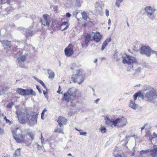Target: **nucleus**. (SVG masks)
I'll return each mask as SVG.
<instances>
[{
  "label": "nucleus",
  "mask_w": 157,
  "mask_h": 157,
  "mask_svg": "<svg viewBox=\"0 0 157 157\" xmlns=\"http://www.w3.org/2000/svg\"><path fill=\"white\" fill-rule=\"evenodd\" d=\"M16 114L20 123L25 124L28 123L30 126H32L36 124L37 114L35 112H31L30 114L25 113L22 109H18Z\"/></svg>",
  "instance_id": "obj_1"
},
{
  "label": "nucleus",
  "mask_w": 157,
  "mask_h": 157,
  "mask_svg": "<svg viewBox=\"0 0 157 157\" xmlns=\"http://www.w3.org/2000/svg\"><path fill=\"white\" fill-rule=\"evenodd\" d=\"M139 96L146 101H150L152 99L157 98V92L154 89L149 91L147 92L144 96L140 92H137L133 95L134 101L136 100L137 97Z\"/></svg>",
  "instance_id": "obj_2"
},
{
  "label": "nucleus",
  "mask_w": 157,
  "mask_h": 157,
  "mask_svg": "<svg viewBox=\"0 0 157 157\" xmlns=\"http://www.w3.org/2000/svg\"><path fill=\"white\" fill-rule=\"evenodd\" d=\"M122 58V63L124 64L126 63L128 65L129 68V70L133 67L134 64L137 63L136 59L133 57L126 55Z\"/></svg>",
  "instance_id": "obj_3"
},
{
  "label": "nucleus",
  "mask_w": 157,
  "mask_h": 157,
  "mask_svg": "<svg viewBox=\"0 0 157 157\" xmlns=\"http://www.w3.org/2000/svg\"><path fill=\"white\" fill-rule=\"evenodd\" d=\"M21 130L18 127L16 128L15 129L12 131L13 136L16 142L18 143H21L24 140L25 136L21 134H18Z\"/></svg>",
  "instance_id": "obj_4"
},
{
  "label": "nucleus",
  "mask_w": 157,
  "mask_h": 157,
  "mask_svg": "<svg viewBox=\"0 0 157 157\" xmlns=\"http://www.w3.org/2000/svg\"><path fill=\"white\" fill-rule=\"evenodd\" d=\"M76 72V75H72L71 78L73 79L75 82H77L78 84H80L83 81L84 78L79 70H77Z\"/></svg>",
  "instance_id": "obj_5"
},
{
  "label": "nucleus",
  "mask_w": 157,
  "mask_h": 157,
  "mask_svg": "<svg viewBox=\"0 0 157 157\" xmlns=\"http://www.w3.org/2000/svg\"><path fill=\"white\" fill-rule=\"evenodd\" d=\"M17 55L18 56L17 60L18 63L21 67H24V64L23 62L26 59V56L23 55L20 56L22 53V50L21 49H17Z\"/></svg>",
  "instance_id": "obj_6"
},
{
  "label": "nucleus",
  "mask_w": 157,
  "mask_h": 157,
  "mask_svg": "<svg viewBox=\"0 0 157 157\" xmlns=\"http://www.w3.org/2000/svg\"><path fill=\"white\" fill-rule=\"evenodd\" d=\"M144 10L148 17L151 20L154 19L155 17L153 14L155 10V9L151 6H147L144 8Z\"/></svg>",
  "instance_id": "obj_7"
},
{
  "label": "nucleus",
  "mask_w": 157,
  "mask_h": 157,
  "mask_svg": "<svg viewBox=\"0 0 157 157\" xmlns=\"http://www.w3.org/2000/svg\"><path fill=\"white\" fill-rule=\"evenodd\" d=\"M103 3L101 1H98L95 4L94 10L96 12L99 14L101 15L102 13Z\"/></svg>",
  "instance_id": "obj_8"
},
{
  "label": "nucleus",
  "mask_w": 157,
  "mask_h": 157,
  "mask_svg": "<svg viewBox=\"0 0 157 157\" xmlns=\"http://www.w3.org/2000/svg\"><path fill=\"white\" fill-rule=\"evenodd\" d=\"M74 45L72 44H69L65 49V55L68 57L71 56L74 53Z\"/></svg>",
  "instance_id": "obj_9"
},
{
  "label": "nucleus",
  "mask_w": 157,
  "mask_h": 157,
  "mask_svg": "<svg viewBox=\"0 0 157 157\" xmlns=\"http://www.w3.org/2000/svg\"><path fill=\"white\" fill-rule=\"evenodd\" d=\"M41 21L42 25L49 27V25L51 22V18L48 15L44 14L43 15L42 19L41 20Z\"/></svg>",
  "instance_id": "obj_10"
},
{
  "label": "nucleus",
  "mask_w": 157,
  "mask_h": 157,
  "mask_svg": "<svg viewBox=\"0 0 157 157\" xmlns=\"http://www.w3.org/2000/svg\"><path fill=\"white\" fill-rule=\"evenodd\" d=\"M151 50L150 48L148 46L146 47L145 46L141 47L140 49V52L142 54H145L146 56L149 57L151 54Z\"/></svg>",
  "instance_id": "obj_11"
},
{
  "label": "nucleus",
  "mask_w": 157,
  "mask_h": 157,
  "mask_svg": "<svg viewBox=\"0 0 157 157\" xmlns=\"http://www.w3.org/2000/svg\"><path fill=\"white\" fill-rule=\"evenodd\" d=\"M57 122L60 127H62L63 125L65 124L67 122V120L62 116H59L58 118Z\"/></svg>",
  "instance_id": "obj_12"
},
{
  "label": "nucleus",
  "mask_w": 157,
  "mask_h": 157,
  "mask_svg": "<svg viewBox=\"0 0 157 157\" xmlns=\"http://www.w3.org/2000/svg\"><path fill=\"white\" fill-rule=\"evenodd\" d=\"M78 90L74 87L70 88L67 91L68 93L72 96L75 97Z\"/></svg>",
  "instance_id": "obj_13"
},
{
  "label": "nucleus",
  "mask_w": 157,
  "mask_h": 157,
  "mask_svg": "<svg viewBox=\"0 0 157 157\" xmlns=\"http://www.w3.org/2000/svg\"><path fill=\"white\" fill-rule=\"evenodd\" d=\"M127 124V120L126 118L121 117L119 118V127H123Z\"/></svg>",
  "instance_id": "obj_14"
},
{
  "label": "nucleus",
  "mask_w": 157,
  "mask_h": 157,
  "mask_svg": "<svg viewBox=\"0 0 157 157\" xmlns=\"http://www.w3.org/2000/svg\"><path fill=\"white\" fill-rule=\"evenodd\" d=\"M101 36L99 32L96 33L93 37L94 40L97 43L99 42L101 39Z\"/></svg>",
  "instance_id": "obj_15"
},
{
  "label": "nucleus",
  "mask_w": 157,
  "mask_h": 157,
  "mask_svg": "<svg viewBox=\"0 0 157 157\" xmlns=\"http://www.w3.org/2000/svg\"><path fill=\"white\" fill-rule=\"evenodd\" d=\"M91 36L90 34H87L84 35L85 42L86 47L88 46L89 42L91 40Z\"/></svg>",
  "instance_id": "obj_16"
},
{
  "label": "nucleus",
  "mask_w": 157,
  "mask_h": 157,
  "mask_svg": "<svg viewBox=\"0 0 157 157\" xmlns=\"http://www.w3.org/2000/svg\"><path fill=\"white\" fill-rule=\"evenodd\" d=\"M69 25V24L67 21L63 22L61 25V29L62 31L66 30L68 28Z\"/></svg>",
  "instance_id": "obj_17"
},
{
  "label": "nucleus",
  "mask_w": 157,
  "mask_h": 157,
  "mask_svg": "<svg viewBox=\"0 0 157 157\" xmlns=\"http://www.w3.org/2000/svg\"><path fill=\"white\" fill-rule=\"evenodd\" d=\"M150 155L152 157H157V147H155L149 151Z\"/></svg>",
  "instance_id": "obj_18"
},
{
  "label": "nucleus",
  "mask_w": 157,
  "mask_h": 157,
  "mask_svg": "<svg viewBox=\"0 0 157 157\" xmlns=\"http://www.w3.org/2000/svg\"><path fill=\"white\" fill-rule=\"evenodd\" d=\"M129 106L134 109H136L138 107V105L136 104L134 101L132 100H130Z\"/></svg>",
  "instance_id": "obj_19"
},
{
  "label": "nucleus",
  "mask_w": 157,
  "mask_h": 157,
  "mask_svg": "<svg viewBox=\"0 0 157 157\" xmlns=\"http://www.w3.org/2000/svg\"><path fill=\"white\" fill-rule=\"evenodd\" d=\"M111 40V39L110 38H108L103 42L101 48V51H103L105 49V48Z\"/></svg>",
  "instance_id": "obj_20"
},
{
  "label": "nucleus",
  "mask_w": 157,
  "mask_h": 157,
  "mask_svg": "<svg viewBox=\"0 0 157 157\" xmlns=\"http://www.w3.org/2000/svg\"><path fill=\"white\" fill-rule=\"evenodd\" d=\"M149 150H142L140 151L139 157H146L148 155Z\"/></svg>",
  "instance_id": "obj_21"
},
{
  "label": "nucleus",
  "mask_w": 157,
  "mask_h": 157,
  "mask_svg": "<svg viewBox=\"0 0 157 157\" xmlns=\"http://www.w3.org/2000/svg\"><path fill=\"white\" fill-rule=\"evenodd\" d=\"M0 42L3 45V46L10 47L11 45V41H8L7 40H0Z\"/></svg>",
  "instance_id": "obj_22"
},
{
  "label": "nucleus",
  "mask_w": 157,
  "mask_h": 157,
  "mask_svg": "<svg viewBox=\"0 0 157 157\" xmlns=\"http://www.w3.org/2000/svg\"><path fill=\"white\" fill-rule=\"evenodd\" d=\"M71 96L67 92L64 94L63 98L67 101H69L71 100Z\"/></svg>",
  "instance_id": "obj_23"
},
{
  "label": "nucleus",
  "mask_w": 157,
  "mask_h": 157,
  "mask_svg": "<svg viewBox=\"0 0 157 157\" xmlns=\"http://www.w3.org/2000/svg\"><path fill=\"white\" fill-rule=\"evenodd\" d=\"M25 31L26 32L25 36L26 37L31 36L33 35V31L31 29L29 28L25 29Z\"/></svg>",
  "instance_id": "obj_24"
},
{
  "label": "nucleus",
  "mask_w": 157,
  "mask_h": 157,
  "mask_svg": "<svg viewBox=\"0 0 157 157\" xmlns=\"http://www.w3.org/2000/svg\"><path fill=\"white\" fill-rule=\"evenodd\" d=\"M36 93L33 91V90H25V95H32L35 96L36 95Z\"/></svg>",
  "instance_id": "obj_25"
},
{
  "label": "nucleus",
  "mask_w": 157,
  "mask_h": 157,
  "mask_svg": "<svg viewBox=\"0 0 157 157\" xmlns=\"http://www.w3.org/2000/svg\"><path fill=\"white\" fill-rule=\"evenodd\" d=\"M48 74L49 75L48 78H54L55 76V74L54 72L51 70H48Z\"/></svg>",
  "instance_id": "obj_26"
},
{
  "label": "nucleus",
  "mask_w": 157,
  "mask_h": 157,
  "mask_svg": "<svg viewBox=\"0 0 157 157\" xmlns=\"http://www.w3.org/2000/svg\"><path fill=\"white\" fill-rule=\"evenodd\" d=\"M117 124L118 127H119V118H118L116 119L115 121H112V126H116Z\"/></svg>",
  "instance_id": "obj_27"
},
{
  "label": "nucleus",
  "mask_w": 157,
  "mask_h": 157,
  "mask_svg": "<svg viewBox=\"0 0 157 157\" xmlns=\"http://www.w3.org/2000/svg\"><path fill=\"white\" fill-rule=\"evenodd\" d=\"M17 92L20 94L22 95H25V90L18 88L17 90Z\"/></svg>",
  "instance_id": "obj_28"
},
{
  "label": "nucleus",
  "mask_w": 157,
  "mask_h": 157,
  "mask_svg": "<svg viewBox=\"0 0 157 157\" xmlns=\"http://www.w3.org/2000/svg\"><path fill=\"white\" fill-rule=\"evenodd\" d=\"M21 149L19 148L17 149L15 151L13 154V157H17L20 155Z\"/></svg>",
  "instance_id": "obj_29"
},
{
  "label": "nucleus",
  "mask_w": 157,
  "mask_h": 157,
  "mask_svg": "<svg viewBox=\"0 0 157 157\" xmlns=\"http://www.w3.org/2000/svg\"><path fill=\"white\" fill-rule=\"evenodd\" d=\"M82 18L84 20L86 21L87 19L88 18V16L87 15V13L85 11H83L81 13Z\"/></svg>",
  "instance_id": "obj_30"
},
{
  "label": "nucleus",
  "mask_w": 157,
  "mask_h": 157,
  "mask_svg": "<svg viewBox=\"0 0 157 157\" xmlns=\"http://www.w3.org/2000/svg\"><path fill=\"white\" fill-rule=\"evenodd\" d=\"M105 120L106 121V123L109 126H112V121L109 118L106 117L105 118Z\"/></svg>",
  "instance_id": "obj_31"
},
{
  "label": "nucleus",
  "mask_w": 157,
  "mask_h": 157,
  "mask_svg": "<svg viewBox=\"0 0 157 157\" xmlns=\"http://www.w3.org/2000/svg\"><path fill=\"white\" fill-rule=\"evenodd\" d=\"M27 135L30 137L32 140H33L34 139V134L33 132H29L27 133Z\"/></svg>",
  "instance_id": "obj_32"
},
{
  "label": "nucleus",
  "mask_w": 157,
  "mask_h": 157,
  "mask_svg": "<svg viewBox=\"0 0 157 157\" xmlns=\"http://www.w3.org/2000/svg\"><path fill=\"white\" fill-rule=\"evenodd\" d=\"M123 1V0H116L115 3L116 5L118 7L120 6V3Z\"/></svg>",
  "instance_id": "obj_33"
},
{
  "label": "nucleus",
  "mask_w": 157,
  "mask_h": 157,
  "mask_svg": "<svg viewBox=\"0 0 157 157\" xmlns=\"http://www.w3.org/2000/svg\"><path fill=\"white\" fill-rule=\"evenodd\" d=\"M54 132H55L63 133V130L61 128H56L54 130Z\"/></svg>",
  "instance_id": "obj_34"
},
{
  "label": "nucleus",
  "mask_w": 157,
  "mask_h": 157,
  "mask_svg": "<svg viewBox=\"0 0 157 157\" xmlns=\"http://www.w3.org/2000/svg\"><path fill=\"white\" fill-rule=\"evenodd\" d=\"M106 128L104 126H101L100 129L101 132L102 133H105L106 132Z\"/></svg>",
  "instance_id": "obj_35"
},
{
  "label": "nucleus",
  "mask_w": 157,
  "mask_h": 157,
  "mask_svg": "<svg viewBox=\"0 0 157 157\" xmlns=\"http://www.w3.org/2000/svg\"><path fill=\"white\" fill-rule=\"evenodd\" d=\"M75 5L76 6L78 7H80L81 6V4L80 3V0H75Z\"/></svg>",
  "instance_id": "obj_36"
},
{
  "label": "nucleus",
  "mask_w": 157,
  "mask_h": 157,
  "mask_svg": "<svg viewBox=\"0 0 157 157\" xmlns=\"http://www.w3.org/2000/svg\"><path fill=\"white\" fill-rule=\"evenodd\" d=\"M65 6L67 7H70L71 6V3L70 1H69L65 4Z\"/></svg>",
  "instance_id": "obj_37"
},
{
  "label": "nucleus",
  "mask_w": 157,
  "mask_h": 157,
  "mask_svg": "<svg viewBox=\"0 0 157 157\" xmlns=\"http://www.w3.org/2000/svg\"><path fill=\"white\" fill-rule=\"evenodd\" d=\"M13 104V102H10L8 105H7V107L9 108H12Z\"/></svg>",
  "instance_id": "obj_38"
},
{
  "label": "nucleus",
  "mask_w": 157,
  "mask_h": 157,
  "mask_svg": "<svg viewBox=\"0 0 157 157\" xmlns=\"http://www.w3.org/2000/svg\"><path fill=\"white\" fill-rule=\"evenodd\" d=\"M113 57H114V59H116V60L117 61H118L119 60H120V59L119 58H118L117 57V55L116 54H115L114 55Z\"/></svg>",
  "instance_id": "obj_39"
},
{
  "label": "nucleus",
  "mask_w": 157,
  "mask_h": 157,
  "mask_svg": "<svg viewBox=\"0 0 157 157\" xmlns=\"http://www.w3.org/2000/svg\"><path fill=\"white\" fill-rule=\"evenodd\" d=\"M6 10L9 12H11L13 10V8L12 7H8L6 8Z\"/></svg>",
  "instance_id": "obj_40"
},
{
  "label": "nucleus",
  "mask_w": 157,
  "mask_h": 157,
  "mask_svg": "<svg viewBox=\"0 0 157 157\" xmlns=\"http://www.w3.org/2000/svg\"><path fill=\"white\" fill-rule=\"evenodd\" d=\"M109 11L108 9L105 10V14L107 17L109 16Z\"/></svg>",
  "instance_id": "obj_41"
},
{
  "label": "nucleus",
  "mask_w": 157,
  "mask_h": 157,
  "mask_svg": "<svg viewBox=\"0 0 157 157\" xmlns=\"http://www.w3.org/2000/svg\"><path fill=\"white\" fill-rule=\"evenodd\" d=\"M4 119L6 121L7 123H9L10 122V120L7 119L6 116L4 117Z\"/></svg>",
  "instance_id": "obj_42"
},
{
  "label": "nucleus",
  "mask_w": 157,
  "mask_h": 157,
  "mask_svg": "<svg viewBox=\"0 0 157 157\" xmlns=\"http://www.w3.org/2000/svg\"><path fill=\"white\" fill-rule=\"evenodd\" d=\"M20 17L19 14H17L15 16V18L16 20L18 19Z\"/></svg>",
  "instance_id": "obj_43"
},
{
  "label": "nucleus",
  "mask_w": 157,
  "mask_h": 157,
  "mask_svg": "<svg viewBox=\"0 0 157 157\" xmlns=\"http://www.w3.org/2000/svg\"><path fill=\"white\" fill-rule=\"evenodd\" d=\"M4 133V130L0 127V134L2 135Z\"/></svg>",
  "instance_id": "obj_44"
},
{
  "label": "nucleus",
  "mask_w": 157,
  "mask_h": 157,
  "mask_svg": "<svg viewBox=\"0 0 157 157\" xmlns=\"http://www.w3.org/2000/svg\"><path fill=\"white\" fill-rule=\"evenodd\" d=\"M114 157H124L122 156L121 155L119 154H117L114 155Z\"/></svg>",
  "instance_id": "obj_45"
},
{
  "label": "nucleus",
  "mask_w": 157,
  "mask_h": 157,
  "mask_svg": "<svg viewBox=\"0 0 157 157\" xmlns=\"http://www.w3.org/2000/svg\"><path fill=\"white\" fill-rule=\"evenodd\" d=\"M38 82H39L40 84H41L43 86H44V84H45L44 82L41 80H40Z\"/></svg>",
  "instance_id": "obj_46"
},
{
  "label": "nucleus",
  "mask_w": 157,
  "mask_h": 157,
  "mask_svg": "<svg viewBox=\"0 0 157 157\" xmlns=\"http://www.w3.org/2000/svg\"><path fill=\"white\" fill-rule=\"evenodd\" d=\"M151 54H154L157 56V51H154L153 50H152V51L151 52Z\"/></svg>",
  "instance_id": "obj_47"
},
{
  "label": "nucleus",
  "mask_w": 157,
  "mask_h": 157,
  "mask_svg": "<svg viewBox=\"0 0 157 157\" xmlns=\"http://www.w3.org/2000/svg\"><path fill=\"white\" fill-rule=\"evenodd\" d=\"M44 112H43L42 111V112L41 113V118L42 120H44Z\"/></svg>",
  "instance_id": "obj_48"
},
{
  "label": "nucleus",
  "mask_w": 157,
  "mask_h": 157,
  "mask_svg": "<svg viewBox=\"0 0 157 157\" xmlns=\"http://www.w3.org/2000/svg\"><path fill=\"white\" fill-rule=\"evenodd\" d=\"M36 88L38 90V91L40 93H42V91L40 90V89L39 88L38 86H36Z\"/></svg>",
  "instance_id": "obj_49"
},
{
  "label": "nucleus",
  "mask_w": 157,
  "mask_h": 157,
  "mask_svg": "<svg viewBox=\"0 0 157 157\" xmlns=\"http://www.w3.org/2000/svg\"><path fill=\"white\" fill-rule=\"evenodd\" d=\"M86 132H80V135H83V136H86Z\"/></svg>",
  "instance_id": "obj_50"
},
{
  "label": "nucleus",
  "mask_w": 157,
  "mask_h": 157,
  "mask_svg": "<svg viewBox=\"0 0 157 157\" xmlns=\"http://www.w3.org/2000/svg\"><path fill=\"white\" fill-rule=\"evenodd\" d=\"M66 16L67 17H70L71 15V14L70 13H66Z\"/></svg>",
  "instance_id": "obj_51"
},
{
  "label": "nucleus",
  "mask_w": 157,
  "mask_h": 157,
  "mask_svg": "<svg viewBox=\"0 0 157 157\" xmlns=\"http://www.w3.org/2000/svg\"><path fill=\"white\" fill-rule=\"evenodd\" d=\"M34 145L35 146H36L38 148H39L40 147V145L37 143H35Z\"/></svg>",
  "instance_id": "obj_52"
},
{
  "label": "nucleus",
  "mask_w": 157,
  "mask_h": 157,
  "mask_svg": "<svg viewBox=\"0 0 157 157\" xmlns=\"http://www.w3.org/2000/svg\"><path fill=\"white\" fill-rule=\"evenodd\" d=\"M33 78L35 79L36 80V81H38V82H39V80H40V79H38L35 76H33Z\"/></svg>",
  "instance_id": "obj_53"
},
{
  "label": "nucleus",
  "mask_w": 157,
  "mask_h": 157,
  "mask_svg": "<svg viewBox=\"0 0 157 157\" xmlns=\"http://www.w3.org/2000/svg\"><path fill=\"white\" fill-rule=\"evenodd\" d=\"M100 99L99 98H98L94 101V102L96 104H97L99 101Z\"/></svg>",
  "instance_id": "obj_54"
},
{
  "label": "nucleus",
  "mask_w": 157,
  "mask_h": 157,
  "mask_svg": "<svg viewBox=\"0 0 157 157\" xmlns=\"http://www.w3.org/2000/svg\"><path fill=\"white\" fill-rule=\"evenodd\" d=\"M141 70V68L138 67L136 69V72H140Z\"/></svg>",
  "instance_id": "obj_55"
},
{
  "label": "nucleus",
  "mask_w": 157,
  "mask_h": 157,
  "mask_svg": "<svg viewBox=\"0 0 157 157\" xmlns=\"http://www.w3.org/2000/svg\"><path fill=\"white\" fill-rule=\"evenodd\" d=\"M41 143H42L43 141L44 140V139L43 138V137L42 135V133H41Z\"/></svg>",
  "instance_id": "obj_56"
},
{
  "label": "nucleus",
  "mask_w": 157,
  "mask_h": 157,
  "mask_svg": "<svg viewBox=\"0 0 157 157\" xmlns=\"http://www.w3.org/2000/svg\"><path fill=\"white\" fill-rule=\"evenodd\" d=\"M146 125H147V124H144V126L143 127H142L141 128V131H142V130L144 129L145 128V127L146 126Z\"/></svg>",
  "instance_id": "obj_57"
},
{
  "label": "nucleus",
  "mask_w": 157,
  "mask_h": 157,
  "mask_svg": "<svg viewBox=\"0 0 157 157\" xmlns=\"http://www.w3.org/2000/svg\"><path fill=\"white\" fill-rule=\"evenodd\" d=\"M48 93L47 92V90H46V91H43V94H44L45 95L46 94H47Z\"/></svg>",
  "instance_id": "obj_58"
},
{
  "label": "nucleus",
  "mask_w": 157,
  "mask_h": 157,
  "mask_svg": "<svg viewBox=\"0 0 157 157\" xmlns=\"http://www.w3.org/2000/svg\"><path fill=\"white\" fill-rule=\"evenodd\" d=\"M111 20L110 19H109L108 20V25H111Z\"/></svg>",
  "instance_id": "obj_59"
},
{
  "label": "nucleus",
  "mask_w": 157,
  "mask_h": 157,
  "mask_svg": "<svg viewBox=\"0 0 157 157\" xmlns=\"http://www.w3.org/2000/svg\"><path fill=\"white\" fill-rule=\"evenodd\" d=\"M0 2L1 3L3 4L5 2H4V1L3 0H1L0 1Z\"/></svg>",
  "instance_id": "obj_60"
},
{
  "label": "nucleus",
  "mask_w": 157,
  "mask_h": 157,
  "mask_svg": "<svg viewBox=\"0 0 157 157\" xmlns=\"http://www.w3.org/2000/svg\"><path fill=\"white\" fill-rule=\"evenodd\" d=\"M43 86L44 87L45 89H46V90H47V87L46 86L45 84H44V86Z\"/></svg>",
  "instance_id": "obj_61"
},
{
  "label": "nucleus",
  "mask_w": 157,
  "mask_h": 157,
  "mask_svg": "<svg viewBox=\"0 0 157 157\" xmlns=\"http://www.w3.org/2000/svg\"><path fill=\"white\" fill-rule=\"evenodd\" d=\"M47 111V110L46 109H44V110L43 111V112L44 113H45V112Z\"/></svg>",
  "instance_id": "obj_62"
},
{
  "label": "nucleus",
  "mask_w": 157,
  "mask_h": 157,
  "mask_svg": "<svg viewBox=\"0 0 157 157\" xmlns=\"http://www.w3.org/2000/svg\"><path fill=\"white\" fill-rule=\"evenodd\" d=\"M98 61V59H96L94 60V63H96Z\"/></svg>",
  "instance_id": "obj_63"
},
{
  "label": "nucleus",
  "mask_w": 157,
  "mask_h": 157,
  "mask_svg": "<svg viewBox=\"0 0 157 157\" xmlns=\"http://www.w3.org/2000/svg\"><path fill=\"white\" fill-rule=\"evenodd\" d=\"M76 129L77 130V131H82V130H81V129H80V130L78 129H77V128H76Z\"/></svg>",
  "instance_id": "obj_64"
}]
</instances>
